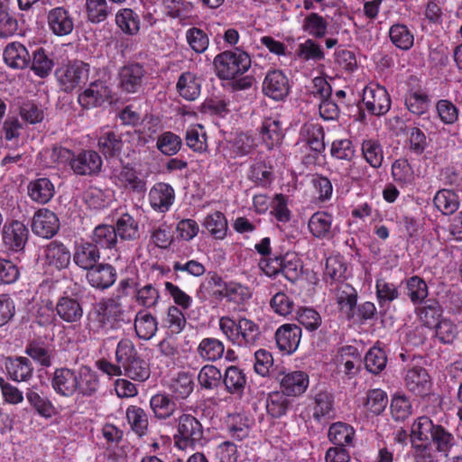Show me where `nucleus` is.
<instances>
[{
  "instance_id": "f257e3e1",
  "label": "nucleus",
  "mask_w": 462,
  "mask_h": 462,
  "mask_svg": "<svg viewBox=\"0 0 462 462\" xmlns=\"http://www.w3.org/2000/svg\"><path fill=\"white\" fill-rule=\"evenodd\" d=\"M219 328L225 336L237 346L254 345L260 337L259 326L245 318L235 321L229 317H222L219 319Z\"/></svg>"
},
{
  "instance_id": "f03ea898",
  "label": "nucleus",
  "mask_w": 462,
  "mask_h": 462,
  "mask_svg": "<svg viewBox=\"0 0 462 462\" xmlns=\"http://www.w3.org/2000/svg\"><path fill=\"white\" fill-rule=\"evenodd\" d=\"M213 63L219 79H233L250 69L251 58L246 52L236 49L217 54Z\"/></svg>"
},
{
  "instance_id": "7ed1b4c3",
  "label": "nucleus",
  "mask_w": 462,
  "mask_h": 462,
  "mask_svg": "<svg viewBox=\"0 0 462 462\" xmlns=\"http://www.w3.org/2000/svg\"><path fill=\"white\" fill-rule=\"evenodd\" d=\"M90 66L82 60H72L60 65L55 71L60 88L64 92H72L85 84L89 77Z\"/></svg>"
},
{
  "instance_id": "20e7f679",
  "label": "nucleus",
  "mask_w": 462,
  "mask_h": 462,
  "mask_svg": "<svg viewBox=\"0 0 462 462\" xmlns=\"http://www.w3.org/2000/svg\"><path fill=\"white\" fill-rule=\"evenodd\" d=\"M178 448L185 450L200 444L203 439V427L191 414L183 413L177 420V433L174 436Z\"/></svg>"
},
{
  "instance_id": "39448f33",
  "label": "nucleus",
  "mask_w": 462,
  "mask_h": 462,
  "mask_svg": "<svg viewBox=\"0 0 462 462\" xmlns=\"http://www.w3.org/2000/svg\"><path fill=\"white\" fill-rule=\"evenodd\" d=\"M114 182L134 193L143 194L147 189V174L130 165H124L113 172Z\"/></svg>"
},
{
  "instance_id": "423d86ee",
  "label": "nucleus",
  "mask_w": 462,
  "mask_h": 462,
  "mask_svg": "<svg viewBox=\"0 0 462 462\" xmlns=\"http://www.w3.org/2000/svg\"><path fill=\"white\" fill-rule=\"evenodd\" d=\"M363 103L372 115H385L391 107V99L387 90L376 84H370L363 90Z\"/></svg>"
},
{
  "instance_id": "0eeeda50",
  "label": "nucleus",
  "mask_w": 462,
  "mask_h": 462,
  "mask_svg": "<svg viewBox=\"0 0 462 462\" xmlns=\"http://www.w3.org/2000/svg\"><path fill=\"white\" fill-rule=\"evenodd\" d=\"M111 94V89L105 81L95 80L79 94L78 101L84 108H94L109 101Z\"/></svg>"
},
{
  "instance_id": "6e6552de",
  "label": "nucleus",
  "mask_w": 462,
  "mask_h": 462,
  "mask_svg": "<svg viewBox=\"0 0 462 462\" xmlns=\"http://www.w3.org/2000/svg\"><path fill=\"white\" fill-rule=\"evenodd\" d=\"M281 391L287 396L302 395L309 387V375L303 371H292L281 374L279 379Z\"/></svg>"
},
{
  "instance_id": "1a4fd4ad",
  "label": "nucleus",
  "mask_w": 462,
  "mask_h": 462,
  "mask_svg": "<svg viewBox=\"0 0 462 462\" xmlns=\"http://www.w3.org/2000/svg\"><path fill=\"white\" fill-rule=\"evenodd\" d=\"M60 224L57 216L47 208L35 212L32 217V232L43 238L52 237L59 230Z\"/></svg>"
},
{
  "instance_id": "9d476101",
  "label": "nucleus",
  "mask_w": 462,
  "mask_h": 462,
  "mask_svg": "<svg viewBox=\"0 0 462 462\" xmlns=\"http://www.w3.org/2000/svg\"><path fill=\"white\" fill-rule=\"evenodd\" d=\"M301 328L295 324H283L275 333L278 348L288 355L294 353L300 342Z\"/></svg>"
},
{
  "instance_id": "9b49d317",
  "label": "nucleus",
  "mask_w": 462,
  "mask_h": 462,
  "mask_svg": "<svg viewBox=\"0 0 462 462\" xmlns=\"http://www.w3.org/2000/svg\"><path fill=\"white\" fill-rule=\"evenodd\" d=\"M70 166L76 174L91 175L99 172L102 167V159L95 151H83L72 157Z\"/></svg>"
},
{
  "instance_id": "f8f14e48",
  "label": "nucleus",
  "mask_w": 462,
  "mask_h": 462,
  "mask_svg": "<svg viewBox=\"0 0 462 462\" xmlns=\"http://www.w3.org/2000/svg\"><path fill=\"white\" fill-rule=\"evenodd\" d=\"M263 91L269 97L282 100L289 92V83L282 70L269 71L263 82Z\"/></svg>"
},
{
  "instance_id": "ddd939ff",
  "label": "nucleus",
  "mask_w": 462,
  "mask_h": 462,
  "mask_svg": "<svg viewBox=\"0 0 462 462\" xmlns=\"http://www.w3.org/2000/svg\"><path fill=\"white\" fill-rule=\"evenodd\" d=\"M2 239L8 249L19 251L27 242L28 229L22 222L12 221L4 226Z\"/></svg>"
},
{
  "instance_id": "4468645a",
  "label": "nucleus",
  "mask_w": 462,
  "mask_h": 462,
  "mask_svg": "<svg viewBox=\"0 0 462 462\" xmlns=\"http://www.w3.org/2000/svg\"><path fill=\"white\" fill-rule=\"evenodd\" d=\"M404 383L408 391L419 396L426 395L431 387L428 372L420 366H414L406 371Z\"/></svg>"
},
{
  "instance_id": "2eb2a0df",
  "label": "nucleus",
  "mask_w": 462,
  "mask_h": 462,
  "mask_svg": "<svg viewBox=\"0 0 462 462\" xmlns=\"http://www.w3.org/2000/svg\"><path fill=\"white\" fill-rule=\"evenodd\" d=\"M149 203L159 212H167L174 202L175 192L169 184L159 182L149 191Z\"/></svg>"
},
{
  "instance_id": "dca6fc26",
  "label": "nucleus",
  "mask_w": 462,
  "mask_h": 462,
  "mask_svg": "<svg viewBox=\"0 0 462 462\" xmlns=\"http://www.w3.org/2000/svg\"><path fill=\"white\" fill-rule=\"evenodd\" d=\"M77 370L69 368H58L51 378L53 390L60 395L71 397L76 393Z\"/></svg>"
},
{
  "instance_id": "f3484780",
  "label": "nucleus",
  "mask_w": 462,
  "mask_h": 462,
  "mask_svg": "<svg viewBox=\"0 0 462 462\" xmlns=\"http://www.w3.org/2000/svg\"><path fill=\"white\" fill-rule=\"evenodd\" d=\"M47 18L50 29L56 35H68L73 31V18L64 7L52 8L49 11Z\"/></svg>"
},
{
  "instance_id": "a211bd4d",
  "label": "nucleus",
  "mask_w": 462,
  "mask_h": 462,
  "mask_svg": "<svg viewBox=\"0 0 462 462\" xmlns=\"http://www.w3.org/2000/svg\"><path fill=\"white\" fill-rule=\"evenodd\" d=\"M86 277L92 287L104 290L115 283L116 272L110 264L100 263L89 269Z\"/></svg>"
},
{
  "instance_id": "6ab92c4d",
  "label": "nucleus",
  "mask_w": 462,
  "mask_h": 462,
  "mask_svg": "<svg viewBox=\"0 0 462 462\" xmlns=\"http://www.w3.org/2000/svg\"><path fill=\"white\" fill-rule=\"evenodd\" d=\"M99 258L100 254L96 245L82 242L75 245L73 261L79 268L88 271L97 265Z\"/></svg>"
},
{
  "instance_id": "aec40b11",
  "label": "nucleus",
  "mask_w": 462,
  "mask_h": 462,
  "mask_svg": "<svg viewBox=\"0 0 462 462\" xmlns=\"http://www.w3.org/2000/svg\"><path fill=\"white\" fill-rule=\"evenodd\" d=\"M56 312L68 323L78 322L83 316V309L79 300L69 296H63L58 300Z\"/></svg>"
},
{
  "instance_id": "412c9836",
  "label": "nucleus",
  "mask_w": 462,
  "mask_h": 462,
  "mask_svg": "<svg viewBox=\"0 0 462 462\" xmlns=\"http://www.w3.org/2000/svg\"><path fill=\"white\" fill-rule=\"evenodd\" d=\"M332 221L331 215L323 211L316 212L310 217L308 227L316 238L329 240L333 236Z\"/></svg>"
},
{
  "instance_id": "4be33fe9",
  "label": "nucleus",
  "mask_w": 462,
  "mask_h": 462,
  "mask_svg": "<svg viewBox=\"0 0 462 462\" xmlns=\"http://www.w3.org/2000/svg\"><path fill=\"white\" fill-rule=\"evenodd\" d=\"M144 71L139 64H128L120 70V87L127 93H135L139 89Z\"/></svg>"
},
{
  "instance_id": "5701e85b",
  "label": "nucleus",
  "mask_w": 462,
  "mask_h": 462,
  "mask_svg": "<svg viewBox=\"0 0 462 462\" xmlns=\"http://www.w3.org/2000/svg\"><path fill=\"white\" fill-rule=\"evenodd\" d=\"M3 55L5 64L13 69H24L31 60L27 49L17 42L7 44Z\"/></svg>"
},
{
  "instance_id": "b1692460",
  "label": "nucleus",
  "mask_w": 462,
  "mask_h": 462,
  "mask_svg": "<svg viewBox=\"0 0 462 462\" xmlns=\"http://www.w3.org/2000/svg\"><path fill=\"white\" fill-rule=\"evenodd\" d=\"M44 257L48 265L60 270L69 266L71 254L61 243L54 241L44 248Z\"/></svg>"
},
{
  "instance_id": "393cba45",
  "label": "nucleus",
  "mask_w": 462,
  "mask_h": 462,
  "mask_svg": "<svg viewBox=\"0 0 462 462\" xmlns=\"http://www.w3.org/2000/svg\"><path fill=\"white\" fill-rule=\"evenodd\" d=\"M76 393L84 396H91L99 387V380L97 373L88 366H80L76 373Z\"/></svg>"
},
{
  "instance_id": "a878e982",
  "label": "nucleus",
  "mask_w": 462,
  "mask_h": 462,
  "mask_svg": "<svg viewBox=\"0 0 462 462\" xmlns=\"http://www.w3.org/2000/svg\"><path fill=\"white\" fill-rule=\"evenodd\" d=\"M27 193L32 201L39 204H46L54 196L55 189L49 179L40 178L29 182Z\"/></svg>"
},
{
  "instance_id": "bb28decb",
  "label": "nucleus",
  "mask_w": 462,
  "mask_h": 462,
  "mask_svg": "<svg viewBox=\"0 0 462 462\" xmlns=\"http://www.w3.org/2000/svg\"><path fill=\"white\" fill-rule=\"evenodd\" d=\"M28 403L37 411V413L46 419H50L56 414V409L51 402L39 392L36 385L29 387L25 393Z\"/></svg>"
},
{
  "instance_id": "cd10ccee",
  "label": "nucleus",
  "mask_w": 462,
  "mask_h": 462,
  "mask_svg": "<svg viewBox=\"0 0 462 462\" xmlns=\"http://www.w3.org/2000/svg\"><path fill=\"white\" fill-rule=\"evenodd\" d=\"M115 21L119 30L126 35L134 36L140 32V16L131 8L120 9L116 14Z\"/></svg>"
},
{
  "instance_id": "c85d7f7f",
  "label": "nucleus",
  "mask_w": 462,
  "mask_h": 462,
  "mask_svg": "<svg viewBox=\"0 0 462 462\" xmlns=\"http://www.w3.org/2000/svg\"><path fill=\"white\" fill-rule=\"evenodd\" d=\"M176 88L181 97L192 101L200 95L201 80L191 72H184L180 76Z\"/></svg>"
},
{
  "instance_id": "c756f323",
  "label": "nucleus",
  "mask_w": 462,
  "mask_h": 462,
  "mask_svg": "<svg viewBox=\"0 0 462 462\" xmlns=\"http://www.w3.org/2000/svg\"><path fill=\"white\" fill-rule=\"evenodd\" d=\"M150 407L154 417L159 420H167L176 411L175 402L166 393H157L152 396Z\"/></svg>"
},
{
  "instance_id": "7c9ffc66",
  "label": "nucleus",
  "mask_w": 462,
  "mask_h": 462,
  "mask_svg": "<svg viewBox=\"0 0 462 462\" xmlns=\"http://www.w3.org/2000/svg\"><path fill=\"white\" fill-rule=\"evenodd\" d=\"M97 146L106 157H113L121 152L123 142L115 131L104 129L97 139Z\"/></svg>"
},
{
  "instance_id": "2f4dec72",
  "label": "nucleus",
  "mask_w": 462,
  "mask_h": 462,
  "mask_svg": "<svg viewBox=\"0 0 462 462\" xmlns=\"http://www.w3.org/2000/svg\"><path fill=\"white\" fill-rule=\"evenodd\" d=\"M355 435V429L344 422L333 423L328 432V439L341 447L353 446Z\"/></svg>"
},
{
  "instance_id": "473e14b6",
  "label": "nucleus",
  "mask_w": 462,
  "mask_h": 462,
  "mask_svg": "<svg viewBox=\"0 0 462 462\" xmlns=\"http://www.w3.org/2000/svg\"><path fill=\"white\" fill-rule=\"evenodd\" d=\"M9 377L16 382H25L32 374V367L26 357L10 358L5 363Z\"/></svg>"
},
{
  "instance_id": "72a5a7b5",
  "label": "nucleus",
  "mask_w": 462,
  "mask_h": 462,
  "mask_svg": "<svg viewBox=\"0 0 462 462\" xmlns=\"http://www.w3.org/2000/svg\"><path fill=\"white\" fill-rule=\"evenodd\" d=\"M430 98L428 94L420 89L410 90L405 95V106L407 109L416 116L427 113L430 106Z\"/></svg>"
},
{
  "instance_id": "f704fd0d",
  "label": "nucleus",
  "mask_w": 462,
  "mask_h": 462,
  "mask_svg": "<svg viewBox=\"0 0 462 462\" xmlns=\"http://www.w3.org/2000/svg\"><path fill=\"white\" fill-rule=\"evenodd\" d=\"M122 312V306L116 299H108L98 305V309L93 313L98 322L96 328H106L110 318L115 319Z\"/></svg>"
},
{
  "instance_id": "c9c22d12",
  "label": "nucleus",
  "mask_w": 462,
  "mask_h": 462,
  "mask_svg": "<svg viewBox=\"0 0 462 462\" xmlns=\"http://www.w3.org/2000/svg\"><path fill=\"white\" fill-rule=\"evenodd\" d=\"M202 226L216 239H224L226 236L228 224L225 215L220 211H215L207 215Z\"/></svg>"
},
{
  "instance_id": "e433bc0d",
  "label": "nucleus",
  "mask_w": 462,
  "mask_h": 462,
  "mask_svg": "<svg viewBox=\"0 0 462 462\" xmlns=\"http://www.w3.org/2000/svg\"><path fill=\"white\" fill-rule=\"evenodd\" d=\"M436 208L444 215H451L459 208L458 196L451 189L439 190L433 199Z\"/></svg>"
},
{
  "instance_id": "4c0bfd02",
  "label": "nucleus",
  "mask_w": 462,
  "mask_h": 462,
  "mask_svg": "<svg viewBox=\"0 0 462 462\" xmlns=\"http://www.w3.org/2000/svg\"><path fill=\"white\" fill-rule=\"evenodd\" d=\"M324 134L320 125L318 124H305L300 130V139L311 150L320 152L324 149Z\"/></svg>"
},
{
  "instance_id": "58836bf2",
  "label": "nucleus",
  "mask_w": 462,
  "mask_h": 462,
  "mask_svg": "<svg viewBox=\"0 0 462 462\" xmlns=\"http://www.w3.org/2000/svg\"><path fill=\"white\" fill-rule=\"evenodd\" d=\"M113 200L112 190L102 189L98 187H89L84 193V201L93 209L107 207Z\"/></svg>"
},
{
  "instance_id": "ea45409f",
  "label": "nucleus",
  "mask_w": 462,
  "mask_h": 462,
  "mask_svg": "<svg viewBox=\"0 0 462 462\" xmlns=\"http://www.w3.org/2000/svg\"><path fill=\"white\" fill-rule=\"evenodd\" d=\"M262 137L266 145L271 148L282 139V124L278 116L265 118L262 125Z\"/></svg>"
},
{
  "instance_id": "a19ab883",
  "label": "nucleus",
  "mask_w": 462,
  "mask_h": 462,
  "mask_svg": "<svg viewBox=\"0 0 462 462\" xmlns=\"http://www.w3.org/2000/svg\"><path fill=\"white\" fill-rule=\"evenodd\" d=\"M392 43L400 50L408 51L414 43V35L410 29L402 23H395L389 30Z\"/></svg>"
},
{
  "instance_id": "79ce46f5",
  "label": "nucleus",
  "mask_w": 462,
  "mask_h": 462,
  "mask_svg": "<svg viewBox=\"0 0 462 462\" xmlns=\"http://www.w3.org/2000/svg\"><path fill=\"white\" fill-rule=\"evenodd\" d=\"M219 294L236 304L245 302L252 296V292L247 286L236 282H225L222 290L219 291Z\"/></svg>"
},
{
  "instance_id": "37998d69",
  "label": "nucleus",
  "mask_w": 462,
  "mask_h": 462,
  "mask_svg": "<svg viewBox=\"0 0 462 462\" xmlns=\"http://www.w3.org/2000/svg\"><path fill=\"white\" fill-rule=\"evenodd\" d=\"M361 151L365 162L371 167L378 169L383 162V150L381 143L374 139L364 140L361 145Z\"/></svg>"
},
{
  "instance_id": "c03bdc74",
  "label": "nucleus",
  "mask_w": 462,
  "mask_h": 462,
  "mask_svg": "<svg viewBox=\"0 0 462 462\" xmlns=\"http://www.w3.org/2000/svg\"><path fill=\"white\" fill-rule=\"evenodd\" d=\"M117 236L124 240H134L139 236L137 221L128 213L121 214L116 222Z\"/></svg>"
},
{
  "instance_id": "a18cd8bd",
  "label": "nucleus",
  "mask_w": 462,
  "mask_h": 462,
  "mask_svg": "<svg viewBox=\"0 0 462 462\" xmlns=\"http://www.w3.org/2000/svg\"><path fill=\"white\" fill-rule=\"evenodd\" d=\"M436 428L437 425H434L430 418L426 416L418 418L412 423L411 429V439L413 447L415 448V446L417 445L415 444L416 440L427 441L430 439Z\"/></svg>"
},
{
  "instance_id": "49530a36",
  "label": "nucleus",
  "mask_w": 462,
  "mask_h": 462,
  "mask_svg": "<svg viewBox=\"0 0 462 462\" xmlns=\"http://www.w3.org/2000/svg\"><path fill=\"white\" fill-rule=\"evenodd\" d=\"M246 383L244 372L236 366H229L224 375V384L228 393L241 394Z\"/></svg>"
},
{
  "instance_id": "de8ad7c7",
  "label": "nucleus",
  "mask_w": 462,
  "mask_h": 462,
  "mask_svg": "<svg viewBox=\"0 0 462 462\" xmlns=\"http://www.w3.org/2000/svg\"><path fill=\"white\" fill-rule=\"evenodd\" d=\"M301 29L308 35L322 38L328 30V22L316 13L306 15L301 22Z\"/></svg>"
},
{
  "instance_id": "09e8293b",
  "label": "nucleus",
  "mask_w": 462,
  "mask_h": 462,
  "mask_svg": "<svg viewBox=\"0 0 462 462\" xmlns=\"http://www.w3.org/2000/svg\"><path fill=\"white\" fill-rule=\"evenodd\" d=\"M134 328L140 338L150 339L157 331L156 319L151 314L140 311L135 317Z\"/></svg>"
},
{
  "instance_id": "8fccbe9b",
  "label": "nucleus",
  "mask_w": 462,
  "mask_h": 462,
  "mask_svg": "<svg viewBox=\"0 0 462 462\" xmlns=\"http://www.w3.org/2000/svg\"><path fill=\"white\" fill-rule=\"evenodd\" d=\"M54 67L52 58L43 50L38 49L32 54L31 69L42 79L48 77Z\"/></svg>"
},
{
  "instance_id": "3c124183",
  "label": "nucleus",
  "mask_w": 462,
  "mask_h": 462,
  "mask_svg": "<svg viewBox=\"0 0 462 462\" xmlns=\"http://www.w3.org/2000/svg\"><path fill=\"white\" fill-rule=\"evenodd\" d=\"M223 343L213 337H207L200 341L198 346V354L201 358L208 361H216L224 354Z\"/></svg>"
},
{
  "instance_id": "603ef678",
  "label": "nucleus",
  "mask_w": 462,
  "mask_h": 462,
  "mask_svg": "<svg viewBox=\"0 0 462 462\" xmlns=\"http://www.w3.org/2000/svg\"><path fill=\"white\" fill-rule=\"evenodd\" d=\"M313 418L320 421L321 419L330 417L333 412V397L332 394L320 391L314 396L313 402Z\"/></svg>"
},
{
  "instance_id": "864d4df0",
  "label": "nucleus",
  "mask_w": 462,
  "mask_h": 462,
  "mask_svg": "<svg viewBox=\"0 0 462 462\" xmlns=\"http://www.w3.org/2000/svg\"><path fill=\"white\" fill-rule=\"evenodd\" d=\"M126 419L131 429L139 436L145 434L148 428V417L146 412L138 406H129L126 409Z\"/></svg>"
},
{
  "instance_id": "5fc2aeb1",
  "label": "nucleus",
  "mask_w": 462,
  "mask_h": 462,
  "mask_svg": "<svg viewBox=\"0 0 462 462\" xmlns=\"http://www.w3.org/2000/svg\"><path fill=\"white\" fill-rule=\"evenodd\" d=\"M94 245L103 248L113 247L117 241V233L116 227L110 225L97 226L92 234Z\"/></svg>"
},
{
  "instance_id": "6e6d98bb",
  "label": "nucleus",
  "mask_w": 462,
  "mask_h": 462,
  "mask_svg": "<svg viewBox=\"0 0 462 462\" xmlns=\"http://www.w3.org/2000/svg\"><path fill=\"white\" fill-rule=\"evenodd\" d=\"M187 145L197 152H204L208 149L207 136L201 125H190L186 133Z\"/></svg>"
},
{
  "instance_id": "4d7b16f0",
  "label": "nucleus",
  "mask_w": 462,
  "mask_h": 462,
  "mask_svg": "<svg viewBox=\"0 0 462 462\" xmlns=\"http://www.w3.org/2000/svg\"><path fill=\"white\" fill-rule=\"evenodd\" d=\"M287 397L282 391L271 393L266 399L267 412L274 418L284 415L290 404Z\"/></svg>"
},
{
  "instance_id": "13d9d810",
  "label": "nucleus",
  "mask_w": 462,
  "mask_h": 462,
  "mask_svg": "<svg viewBox=\"0 0 462 462\" xmlns=\"http://www.w3.org/2000/svg\"><path fill=\"white\" fill-rule=\"evenodd\" d=\"M176 399H186L193 391L194 382L187 373H179L171 381L170 386Z\"/></svg>"
},
{
  "instance_id": "bf43d9fd",
  "label": "nucleus",
  "mask_w": 462,
  "mask_h": 462,
  "mask_svg": "<svg viewBox=\"0 0 462 462\" xmlns=\"http://www.w3.org/2000/svg\"><path fill=\"white\" fill-rule=\"evenodd\" d=\"M85 7L88 21L94 23L105 21L110 14L106 0H86Z\"/></svg>"
},
{
  "instance_id": "052dcab7",
  "label": "nucleus",
  "mask_w": 462,
  "mask_h": 462,
  "mask_svg": "<svg viewBox=\"0 0 462 462\" xmlns=\"http://www.w3.org/2000/svg\"><path fill=\"white\" fill-rule=\"evenodd\" d=\"M336 299L342 310L350 312L356 304V291L350 284L341 282L337 287Z\"/></svg>"
},
{
  "instance_id": "680f3d73",
  "label": "nucleus",
  "mask_w": 462,
  "mask_h": 462,
  "mask_svg": "<svg viewBox=\"0 0 462 462\" xmlns=\"http://www.w3.org/2000/svg\"><path fill=\"white\" fill-rule=\"evenodd\" d=\"M281 273L291 282H295L301 274L302 266L299 257L292 253L282 256Z\"/></svg>"
},
{
  "instance_id": "e2e57ef3",
  "label": "nucleus",
  "mask_w": 462,
  "mask_h": 462,
  "mask_svg": "<svg viewBox=\"0 0 462 462\" xmlns=\"http://www.w3.org/2000/svg\"><path fill=\"white\" fill-rule=\"evenodd\" d=\"M392 176L402 185L411 184L414 180V171L406 159H398L393 163Z\"/></svg>"
},
{
  "instance_id": "0e129e2a",
  "label": "nucleus",
  "mask_w": 462,
  "mask_h": 462,
  "mask_svg": "<svg viewBox=\"0 0 462 462\" xmlns=\"http://www.w3.org/2000/svg\"><path fill=\"white\" fill-rule=\"evenodd\" d=\"M185 37L189 46L196 53H203L208 50L209 39L203 30L197 27L189 28L187 30Z\"/></svg>"
},
{
  "instance_id": "69168bd1",
  "label": "nucleus",
  "mask_w": 462,
  "mask_h": 462,
  "mask_svg": "<svg viewBox=\"0 0 462 462\" xmlns=\"http://www.w3.org/2000/svg\"><path fill=\"white\" fill-rule=\"evenodd\" d=\"M297 56L304 60L319 61L324 59L325 54L319 44L312 39H307L298 45Z\"/></svg>"
},
{
  "instance_id": "338daca9",
  "label": "nucleus",
  "mask_w": 462,
  "mask_h": 462,
  "mask_svg": "<svg viewBox=\"0 0 462 462\" xmlns=\"http://www.w3.org/2000/svg\"><path fill=\"white\" fill-rule=\"evenodd\" d=\"M430 439L435 444L436 449L444 456H448L451 448L455 445L453 435L439 425H437Z\"/></svg>"
},
{
  "instance_id": "774afa93",
  "label": "nucleus",
  "mask_w": 462,
  "mask_h": 462,
  "mask_svg": "<svg viewBox=\"0 0 462 462\" xmlns=\"http://www.w3.org/2000/svg\"><path fill=\"white\" fill-rule=\"evenodd\" d=\"M125 374L133 380L143 382L150 376L148 365L139 356L123 366Z\"/></svg>"
}]
</instances>
